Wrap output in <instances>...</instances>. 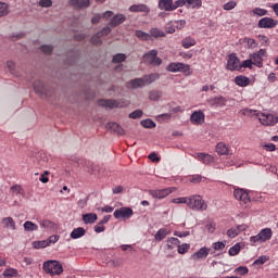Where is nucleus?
I'll list each match as a JSON object with an SVG mask.
<instances>
[{
    "instance_id": "nucleus-33",
    "label": "nucleus",
    "mask_w": 278,
    "mask_h": 278,
    "mask_svg": "<svg viewBox=\"0 0 278 278\" xmlns=\"http://www.w3.org/2000/svg\"><path fill=\"white\" fill-rule=\"evenodd\" d=\"M179 244H181V242L175 237H170L166 240V247L169 251H173L176 247L178 248Z\"/></svg>"
},
{
    "instance_id": "nucleus-37",
    "label": "nucleus",
    "mask_w": 278,
    "mask_h": 278,
    "mask_svg": "<svg viewBox=\"0 0 278 278\" xmlns=\"http://www.w3.org/2000/svg\"><path fill=\"white\" fill-rule=\"evenodd\" d=\"M240 251H242V245H240V243H236L229 249L228 255H230L231 257H235V255H238Z\"/></svg>"
},
{
    "instance_id": "nucleus-19",
    "label": "nucleus",
    "mask_w": 278,
    "mask_h": 278,
    "mask_svg": "<svg viewBox=\"0 0 278 278\" xmlns=\"http://www.w3.org/2000/svg\"><path fill=\"white\" fill-rule=\"evenodd\" d=\"M70 5L76 10H84L90 8V0H70Z\"/></svg>"
},
{
    "instance_id": "nucleus-46",
    "label": "nucleus",
    "mask_w": 278,
    "mask_h": 278,
    "mask_svg": "<svg viewBox=\"0 0 278 278\" xmlns=\"http://www.w3.org/2000/svg\"><path fill=\"white\" fill-rule=\"evenodd\" d=\"M186 4L189 5L190 8H201L203 5V1L201 0H186Z\"/></svg>"
},
{
    "instance_id": "nucleus-8",
    "label": "nucleus",
    "mask_w": 278,
    "mask_h": 278,
    "mask_svg": "<svg viewBox=\"0 0 278 278\" xmlns=\"http://www.w3.org/2000/svg\"><path fill=\"white\" fill-rule=\"evenodd\" d=\"M168 73H190V65L184 63H169L167 66Z\"/></svg>"
},
{
    "instance_id": "nucleus-25",
    "label": "nucleus",
    "mask_w": 278,
    "mask_h": 278,
    "mask_svg": "<svg viewBox=\"0 0 278 278\" xmlns=\"http://www.w3.org/2000/svg\"><path fill=\"white\" fill-rule=\"evenodd\" d=\"M106 129H110L111 131H114V134H117L118 136H125V129L121 127V125L111 122L106 125Z\"/></svg>"
},
{
    "instance_id": "nucleus-61",
    "label": "nucleus",
    "mask_w": 278,
    "mask_h": 278,
    "mask_svg": "<svg viewBox=\"0 0 278 278\" xmlns=\"http://www.w3.org/2000/svg\"><path fill=\"white\" fill-rule=\"evenodd\" d=\"M245 42L249 49H255V47H257V41H255V39L248 38L245 39Z\"/></svg>"
},
{
    "instance_id": "nucleus-16",
    "label": "nucleus",
    "mask_w": 278,
    "mask_h": 278,
    "mask_svg": "<svg viewBox=\"0 0 278 278\" xmlns=\"http://www.w3.org/2000/svg\"><path fill=\"white\" fill-rule=\"evenodd\" d=\"M210 251H211L210 248L203 247L191 255V260H193L194 262H197L199 260H205V257H207V255H210Z\"/></svg>"
},
{
    "instance_id": "nucleus-43",
    "label": "nucleus",
    "mask_w": 278,
    "mask_h": 278,
    "mask_svg": "<svg viewBox=\"0 0 278 278\" xmlns=\"http://www.w3.org/2000/svg\"><path fill=\"white\" fill-rule=\"evenodd\" d=\"M252 14H254V16H266V14H268V10L262 8H254L252 10Z\"/></svg>"
},
{
    "instance_id": "nucleus-31",
    "label": "nucleus",
    "mask_w": 278,
    "mask_h": 278,
    "mask_svg": "<svg viewBox=\"0 0 278 278\" xmlns=\"http://www.w3.org/2000/svg\"><path fill=\"white\" fill-rule=\"evenodd\" d=\"M143 78V84L146 86H149L151 84H153V81H157V79H160V74L154 73V74H149L142 77Z\"/></svg>"
},
{
    "instance_id": "nucleus-51",
    "label": "nucleus",
    "mask_w": 278,
    "mask_h": 278,
    "mask_svg": "<svg viewBox=\"0 0 278 278\" xmlns=\"http://www.w3.org/2000/svg\"><path fill=\"white\" fill-rule=\"evenodd\" d=\"M172 23L176 29H184V27H186L187 22H186V20H178V21H174Z\"/></svg>"
},
{
    "instance_id": "nucleus-60",
    "label": "nucleus",
    "mask_w": 278,
    "mask_h": 278,
    "mask_svg": "<svg viewBox=\"0 0 278 278\" xmlns=\"http://www.w3.org/2000/svg\"><path fill=\"white\" fill-rule=\"evenodd\" d=\"M39 5H40V8H51L53 5V1H51V0H40Z\"/></svg>"
},
{
    "instance_id": "nucleus-35",
    "label": "nucleus",
    "mask_w": 278,
    "mask_h": 278,
    "mask_svg": "<svg viewBox=\"0 0 278 278\" xmlns=\"http://www.w3.org/2000/svg\"><path fill=\"white\" fill-rule=\"evenodd\" d=\"M166 236H168V231L164 228H161L155 233L154 239L156 240V242H162V240H164V238H166Z\"/></svg>"
},
{
    "instance_id": "nucleus-58",
    "label": "nucleus",
    "mask_w": 278,
    "mask_h": 278,
    "mask_svg": "<svg viewBox=\"0 0 278 278\" xmlns=\"http://www.w3.org/2000/svg\"><path fill=\"white\" fill-rule=\"evenodd\" d=\"M129 118H142V110H136L129 114Z\"/></svg>"
},
{
    "instance_id": "nucleus-53",
    "label": "nucleus",
    "mask_w": 278,
    "mask_h": 278,
    "mask_svg": "<svg viewBox=\"0 0 278 278\" xmlns=\"http://www.w3.org/2000/svg\"><path fill=\"white\" fill-rule=\"evenodd\" d=\"M236 5H238V2H236L235 0H231L227 3H225L223 5V9L226 10L227 12H229V10H233V8H236Z\"/></svg>"
},
{
    "instance_id": "nucleus-47",
    "label": "nucleus",
    "mask_w": 278,
    "mask_h": 278,
    "mask_svg": "<svg viewBox=\"0 0 278 278\" xmlns=\"http://www.w3.org/2000/svg\"><path fill=\"white\" fill-rule=\"evenodd\" d=\"M188 251H190V244L189 243H182V244H178V253L180 255H185V253H188Z\"/></svg>"
},
{
    "instance_id": "nucleus-4",
    "label": "nucleus",
    "mask_w": 278,
    "mask_h": 278,
    "mask_svg": "<svg viewBox=\"0 0 278 278\" xmlns=\"http://www.w3.org/2000/svg\"><path fill=\"white\" fill-rule=\"evenodd\" d=\"M43 270L49 275H62L64 273V268L58 261H47L43 263Z\"/></svg>"
},
{
    "instance_id": "nucleus-20",
    "label": "nucleus",
    "mask_w": 278,
    "mask_h": 278,
    "mask_svg": "<svg viewBox=\"0 0 278 278\" xmlns=\"http://www.w3.org/2000/svg\"><path fill=\"white\" fill-rule=\"evenodd\" d=\"M216 153L218 155H233V152L231 151V149H229V146L223 142L217 143Z\"/></svg>"
},
{
    "instance_id": "nucleus-63",
    "label": "nucleus",
    "mask_w": 278,
    "mask_h": 278,
    "mask_svg": "<svg viewBox=\"0 0 278 278\" xmlns=\"http://www.w3.org/2000/svg\"><path fill=\"white\" fill-rule=\"evenodd\" d=\"M253 64H254L253 60L249 59V60L243 61L240 66H241V68L242 67L243 68H252Z\"/></svg>"
},
{
    "instance_id": "nucleus-50",
    "label": "nucleus",
    "mask_w": 278,
    "mask_h": 278,
    "mask_svg": "<svg viewBox=\"0 0 278 278\" xmlns=\"http://www.w3.org/2000/svg\"><path fill=\"white\" fill-rule=\"evenodd\" d=\"M172 203H175L176 205H188V197L175 198L172 200Z\"/></svg>"
},
{
    "instance_id": "nucleus-59",
    "label": "nucleus",
    "mask_w": 278,
    "mask_h": 278,
    "mask_svg": "<svg viewBox=\"0 0 278 278\" xmlns=\"http://www.w3.org/2000/svg\"><path fill=\"white\" fill-rule=\"evenodd\" d=\"M41 51L42 53H46V55H49L52 53L53 47L48 45L41 46Z\"/></svg>"
},
{
    "instance_id": "nucleus-1",
    "label": "nucleus",
    "mask_w": 278,
    "mask_h": 278,
    "mask_svg": "<svg viewBox=\"0 0 278 278\" xmlns=\"http://www.w3.org/2000/svg\"><path fill=\"white\" fill-rule=\"evenodd\" d=\"M244 114H248V116H257L260 123L266 127H273V125H277L278 123V117L271 113H260V111L256 110H247Z\"/></svg>"
},
{
    "instance_id": "nucleus-29",
    "label": "nucleus",
    "mask_w": 278,
    "mask_h": 278,
    "mask_svg": "<svg viewBox=\"0 0 278 278\" xmlns=\"http://www.w3.org/2000/svg\"><path fill=\"white\" fill-rule=\"evenodd\" d=\"M2 224L4 226V229H11L12 231L16 230V223L14 222V218H12V217L2 218Z\"/></svg>"
},
{
    "instance_id": "nucleus-26",
    "label": "nucleus",
    "mask_w": 278,
    "mask_h": 278,
    "mask_svg": "<svg viewBox=\"0 0 278 278\" xmlns=\"http://www.w3.org/2000/svg\"><path fill=\"white\" fill-rule=\"evenodd\" d=\"M235 84L241 88H247L251 84V79L247 76L239 75L235 77Z\"/></svg>"
},
{
    "instance_id": "nucleus-5",
    "label": "nucleus",
    "mask_w": 278,
    "mask_h": 278,
    "mask_svg": "<svg viewBox=\"0 0 278 278\" xmlns=\"http://www.w3.org/2000/svg\"><path fill=\"white\" fill-rule=\"evenodd\" d=\"M144 61L152 66H162V59L157 56V50H150L143 55Z\"/></svg>"
},
{
    "instance_id": "nucleus-6",
    "label": "nucleus",
    "mask_w": 278,
    "mask_h": 278,
    "mask_svg": "<svg viewBox=\"0 0 278 278\" xmlns=\"http://www.w3.org/2000/svg\"><path fill=\"white\" fill-rule=\"evenodd\" d=\"M34 91L41 98L51 97V92L49 91V87L45 86L42 81L37 80L33 84Z\"/></svg>"
},
{
    "instance_id": "nucleus-54",
    "label": "nucleus",
    "mask_w": 278,
    "mask_h": 278,
    "mask_svg": "<svg viewBox=\"0 0 278 278\" xmlns=\"http://www.w3.org/2000/svg\"><path fill=\"white\" fill-rule=\"evenodd\" d=\"M214 251H225V242L217 241L212 244Z\"/></svg>"
},
{
    "instance_id": "nucleus-45",
    "label": "nucleus",
    "mask_w": 278,
    "mask_h": 278,
    "mask_svg": "<svg viewBox=\"0 0 278 278\" xmlns=\"http://www.w3.org/2000/svg\"><path fill=\"white\" fill-rule=\"evenodd\" d=\"M3 277H18V270L14 268H7L3 271Z\"/></svg>"
},
{
    "instance_id": "nucleus-56",
    "label": "nucleus",
    "mask_w": 278,
    "mask_h": 278,
    "mask_svg": "<svg viewBox=\"0 0 278 278\" xmlns=\"http://www.w3.org/2000/svg\"><path fill=\"white\" fill-rule=\"evenodd\" d=\"M8 16V3L0 2V17Z\"/></svg>"
},
{
    "instance_id": "nucleus-62",
    "label": "nucleus",
    "mask_w": 278,
    "mask_h": 278,
    "mask_svg": "<svg viewBox=\"0 0 278 278\" xmlns=\"http://www.w3.org/2000/svg\"><path fill=\"white\" fill-rule=\"evenodd\" d=\"M58 240H60V236L58 235H52L48 240H46L48 242V247L50 244H55V242H58Z\"/></svg>"
},
{
    "instance_id": "nucleus-28",
    "label": "nucleus",
    "mask_w": 278,
    "mask_h": 278,
    "mask_svg": "<svg viewBox=\"0 0 278 278\" xmlns=\"http://www.w3.org/2000/svg\"><path fill=\"white\" fill-rule=\"evenodd\" d=\"M98 218L99 217L97 216L96 213H87L83 215V222L85 223V225H94Z\"/></svg>"
},
{
    "instance_id": "nucleus-12",
    "label": "nucleus",
    "mask_w": 278,
    "mask_h": 278,
    "mask_svg": "<svg viewBox=\"0 0 278 278\" xmlns=\"http://www.w3.org/2000/svg\"><path fill=\"white\" fill-rule=\"evenodd\" d=\"M249 229V226L245 224L238 225L237 227H232L227 230L226 236L230 239L236 238L237 236H240L242 231H247Z\"/></svg>"
},
{
    "instance_id": "nucleus-52",
    "label": "nucleus",
    "mask_w": 278,
    "mask_h": 278,
    "mask_svg": "<svg viewBox=\"0 0 278 278\" xmlns=\"http://www.w3.org/2000/svg\"><path fill=\"white\" fill-rule=\"evenodd\" d=\"M184 5H186V0H177L175 2L172 0V8L174 12L177 8H184Z\"/></svg>"
},
{
    "instance_id": "nucleus-10",
    "label": "nucleus",
    "mask_w": 278,
    "mask_h": 278,
    "mask_svg": "<svg viewBox=\"0 0 278 278\" xmlns=\"http://www.w3.org/2000/svg\"><path fill=\"white\" fill-rule=\"evenodd\" d=\"M99 104L113 110L114 108H127V105H129V102H121L118 100H101Z\"/></svg>"
},
{
    "instance_id": "nucleus-24",
    "label": "nucleus",
    "mask_w": 278,
    "mask_h": 278,
    "mask_svg": "<svg viewBox=\"0 0 278 278\" xmlns=\"http://www.w3.org/2000/svg\"><path fill=\"white\" fill-rule=\"evenodd\" d=\"M127 21V17L123 14H116L113 16L109 23L110 27H118V25H123V22Z\"/></svg>"
},
{
    "instance_id": "nucleus-22",
    "label": "nucleus",
    "mask_w": 278,
    "mask_h": 278,
    "mask_svg": "<svg viewBox=\"0 0 278 278\" xmlns=\"http://www.w3.org/2000/svg\"><path fill=\"white\" fill-rule=\"evenodd\" d=\"M129 12H144L146 14H149L151 12V9L144 3L132 4L129 7Z\"/></svg>"
},
{
    "instance_id": "nucleus-27",
    "label": "nucleus",
    "mask_w": 278,
    "mask_h": 278,
    "mask_svg": "<svg viewBox=\"0 0 278 278\" xmlns=\"http://www.w3.org/2000/svg\"><path fill=\"white\" fill-rule=\"evenodd\" d=\"M194 157L199 160V162H202V164H212V162H214V156L207 153H198Z\"/></svg>"
},
{
    "instance_id": "nucleus-14",
    "label": "nucleus",
    "mask_w": 278,
    "mask_h": 278,
    "mask_svg": "<svg viewBox=\"0 0 278 278\" xmlns=\"http://www.w3.org/2000/svg\"><path fill=\"white\" fill-rule=\"evenodd\" d=\"M233 194H235V199L243 203V205H247V203L251 202V198H249V193L243 189H236Z\"/></svg>"
},
{
    "instance_id": "nucleus-2",
    "label": "nucleus",
    "mask_w": 278,
    "mask_h": 278,
    "mask_svg": "<svg viewBox=\"0 0 278 278\" xmlns=\"http://www.w3.org/2000/svg\"><path fill=\"white\" fill-rule=\"evenodd\" d=\"M187 207L193 212H205L207 210V202L199 194L189 195L187 199Z\"/></svg>"
},
{
    "instance_id": "nucleus-18",
    "label": "nucleus",
    "mask_w": 278,
    "mask_h": 278,
    "mask_svg": "<svg viewBox=\"0 0 278 278\" xmlns=\"http://www.w3.org/2000/svg\"><path fill=\"white\" fill-rule=\"evenodd\" d=\"M110 218H112V215H105L94 227H93V231H96V233H103V231H105V226L108 225V223H110Z\"/></svg>"
},
{
    "instance_id": "nucleus-23",
    "label": "nucleus",
    "mask_w": 278,
    "mask_h": 278,
    "mask_svg": "<svg viewBox=\"0 0 278 278\" xmlns=\"http://www.w3.org/2000/svg\"><path fill=\"white\" fill-rule=\"evenodd\" d=\"M157 8L159 10H163L164 12H174L173 0H159Z\"/></svg>"
},
{
    "instance_id": "nucleus-57",
    "label": "nucleus",
    "mask_w": 278,
    "mask_h": 278,
    "mask_svg": "<svg viewBox=\"0 0 278 278\" xmlns=\"http://www.w3.org/2000/svg\"><path fill=\"white\" fill-rule=\"evenodd\" d=\"M112 31V28L110 26H105L101 29V31L97 33V36H100V38H103V36H108Z\"/></svg>"
},
{
    "instance_id": "nucleus-55",
    "label": "nucleus",
    "mask_w": 278,
    "mask_h": 278,
    "mask_svg": "<svg viewBox=\"0 0 278 278\" xmlns=\"http://www.w3.org/2000/svg\"><path fill=\"white\" fill-rule=\"evenodd\" d=\"M235 273H237V275H249V268L247 266H239L235 269Z\"/></svg>"
},
{
    "instance_id": "nucleus-42",
    "label": "nucleus",
    "mask_w": 278,
    "mask_h": 278,
    "mask_svg": "<svg viewBox=\"0 0 278 278\" xmlns=\"http://www.w3.org/2000/svg\"><path fill=\"white\" fill-rule=\"evenodd\" d=\"M136 36L139 40H150L151 35L149 33H144L143 30H136Z\"/></svg>"
},
{
    "instance_id": "nucleus-39",
    "label": "nucleus",
    "mask_w": 278,
    "mask_h": 278,
    "mask_svg": "<svg viewBox=\"0 0 278 278\" xmlns=\"http://www.w3.org/2000/svg\"><path fill=\"white\" fill-rule=\"evenodd\" d=\"M163 96L162 91L160 90H151L149 92L150 101H160L161 97Z\"/></svg>"
},
{
    "instance_id": "nucleus-13",
    "label": "nucleus",
    "mask_w": 278,
    "mask_h": 278,
    "mask_svg": "<svg viewBox=\"0 0 278 278\" xmlns=\"http://www.w3.org/2000/svg\"><path fill=\"white\" fill-rule=\"evenodd\" d=\"M228 71H240L242 66H240V59L236 56V54H230L227 61Z\"/></svg>"
},
{
    "instance_id": "nucleus-44",
    "label": "nucleus",
    "mask_w": 278,
    "mask_h": 278,
    "mask_svg": "<svg viewBox=\"0 0 278 278\" xmlns=\"http://www.w3.org/2000/svg\"><path fill=\"white\" fill-rule=\"evenodd\" d=\"M269 257L266 255H262L258 258H256L253 263V266H262L268 262Z\"/></svg>"
},
{
    "instance_id": "nucleus-64",
    "label": "nucleus",
    "mask_w": 278,
    "mask_h": 278,
    "mask_svg": "<svg viewBox=\"0 0 278 278\" xmlns=\"http://www.w3.org/2000/svg\"><path fill=\"white\" fill-rule=\"evenodd\" d=\"M7 68L10 71V73L14 74V71L16 68V65L12 61L7 62Z\"/></svg>"
},
{
    "instance_id": "nucleus-21",
    "label": "nucleus",
    "mask_w": 278,
    "mask_h": 278,
    "mask_svg": "<svg viewBox=\"0 0 278 278\" xmlns=\"http://www.w3.org/2000/svg\"><path fill=\"white\" fill-rule=\"evenodd\" d=\"M144 86L147 85H144L143 78H135L127 83V88H131L132 90H136L138 88H144Z\"/></svg>"
},
{
    "instance_id": "nucleus-32",
    "label": "nucleus",
    "mask_w": 278,
    "mask_h": 278,
    "mask_svg": "<svg viewBox=\"0 0 278 278\" xmlns=\"http://www.w3.org/2000/svg\"><path fill=\"white\" fill-rule=\"evenodd\" d=\"M194 45H197V40L191 36L185 37L181 40V47H184V49H190V47H194Z\"/></svg>"
},
{
    "instance_id": "nucleus-17",
    "label": "nucleus",
    "mask_w": 278,
    "mask_h": 278,
    "mask_svg": "<svg viewBox=\"0 0 278 278\" xmlns=\"http://www.w3.org/2000/svg\"><path fill=\"white\" fill-rule=\"evenodd\" d=\"M190 122L192 125H203L205 122V114H203L201 111H195L191 114Z\"/></svg>"
},
{
    "instance_id": "nucleus-15",
    "label": "nucleus",
    "mask_w": 278,
    "mask_h": 278,
    "mask_svg": "<svg viewBox=\"0 0 278 278\" xmlns=\"http://www.w3.org/2000/svg\"><path fill=\"white\" fill-rule=\"evenodd\" d=\"M211 108H225L227 105V98L219 96L207 100Z\"/></svg>"
},
{
    "instance_id": "nucleus-40",
    "label": "nucleus",
    "mask_w": 278,
    "mask_h": 278,
    "mask_svg": "<svg viewBox=\"0 0 278 278\" xmlns=\"http://www.w3.org/2000/svg\"><path fill=\"white\" fill-rule=\"evenodd\" d=\"M39 225H40L41 229H53V227H55V224H53V222H51L49 219L40 220Z\"/></svg>"
},
{
    "instance_id": "nucleus-34",
    "label": "nucleus",
    "mask_w": 278,
    "mask_h": 278,
    "mask_svg": "<svg viewBox=\"0 0 278 278\" xmlns=\"http://www.w3.org/2000/svg\"><path fill=\"white\" fill-rule=\"evenodd\" d=\"M250 60H252V63L258 68L264 66V59H262L257 53L250 54Z\"/></svg>"
},
{
    "instance_id": "nucleus-48",
    "label": "nucleus",
    "mask_w": 278,
    "mask_h": 278,
    "mask_svg": "<svg viewBox=\"0 0 278 278\" xmlns=\"http://www.w3.org/2000/svg\"><path fill=\"white\" fill-rule=\"evenodd\" d=\"M125 60H127V55L124 53H118L113 56L114 64H121V62H125Z\"/></svg>"
},
{
    "instance_id": "nucleus-41",
    "label": "nucleus",
    "mask_w": 278,
    "mask_h": 278,
    "mask_svg": "<svg viewBox=\"0 0 278 278\" xmlns=\"http://www.w3.org/2000/svg\"><path fill=\"white\" fill-rule=\"evenodd\" d=\"M141 125H142V127H144L146 129H153V128L156 127L155 122H153V121L150 119V118L141 121Z\"/></svg>"
},
{
    "instance_id": "nucleus-36",
    "label": "nucleus",
    "mask_w": 278,
    "mask_h": 278,
    "mask_svg": "<svg viewBox=\"0 0 278 278\" xmlns=\"http://www.w3.org/2000/svg\"><path fill=\"white\" fill-rule=\"evenodd\" d=\"M153 37V38H164V36H166V34L160 29V28H151L150 29V37Z\"/></svg>"
},
{
    "instance_id": "nucleus-7",
    "label": "nucleus",
    "mask_w": 278,
    "mask_h": 278,
    "mask_svg": "<svg viewBox=\"0 0 278 278\" xmlns=\"http://www.w3.org/2000/svg\"><path fill=\"white\" fill-rule=\"evenodd\" d=\"M114 218H123L124 220L129 219L131 216H134V210L131 207H121L114 211L113 213Z\"/></svg>"
},
{
    "instance_id": "nucleus-11",
    "label": "nucleus",
    "mask_w": 278,
    "mask_h": 278,
    "mask_svg": "<svg viewBox=\"0 0 278 278\" xmlns=\"http://www.w3.org/2000/svg\"><path fill=\"white\" fill-rule=\"evenodd\" d=\"M149 194L152 195L153 199H166L168 194H173V188L150 190Z\"/></svg>"
},
{
    "instance_id": "nucleus-38",
    "label": "nucleus",
    "mask_w": 278,
    "mask_h": 278,
    "mask_svg": "<svg viewBox=\"0 0 278 278\" xmlns=\"http://www.w3.org/2000/svg\"><path fill=\"white\" fill-rule=\"evenodd\" d=\"M24 230L25 231H38V225H36L34 222H25L24 225Z\"/></svg>"
},
{
    "instance_id": "nucleus-49",
    "label": "nucleus",
    "mask_w": 278,
    "mask_h": 278,
    "mask_svg": "<svg viewBox=\"0 0 278 278\" xmlns=\"http://www.w3.org/2000/svg\"><path fill=\"white\" fill-rule=\"evenodd\" d=\"M34 249H47L49 247V242L47 240L45 241H35L33 242Z\"/></svg>"
},
{
    "instance_id": "nucleus-9",
    "label": "nucleus",
    "mask_w": 278,
    "mask_h": 278,
    "mask_svg": "<svg viewBox=\"0 0 278 278\" xmlns=\"http://www.w3.org/2000/svg\"><path fill=\"white\" fill-rule=\"evenodd\" d=\"M278 21L273 17H263L258 21L257 27L260 29H275Z\"/></svg>"
},
{
    "instance_id": "nucleus-30",
    "label": "nucleus",
    "mask_w": 278,
    "mask_h": 278,
    "mask_svg": "<svg viewBox=\"0 0 278 278\" xmlns=\"http://www.w3.org/2000/svg\"><path fill=\"white\" fill-rule=\"evenodd\" d=\"M84 236H86V229H84L83 227L75 228L71 232L72 240H78V238H84Z\"/></svg>"
},
{
    "instance_id": "nucleus-3",
    "label": "nucleus",
    "mask_w": 278,
    "mask_h": 278,
    "mask_svg": "<svg viewBox=\"0 0 278 278\" xmlns=\"http://www.w3.org/2000/svg\"><path fill=\"white\" fill-rule=\"evenodd\" d=\"M273 238V229L264 228L257 235L250 237L251 247L256 244H263V242H268Z\"/></svg>"
}]
</instances>
